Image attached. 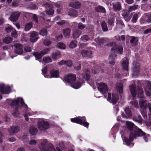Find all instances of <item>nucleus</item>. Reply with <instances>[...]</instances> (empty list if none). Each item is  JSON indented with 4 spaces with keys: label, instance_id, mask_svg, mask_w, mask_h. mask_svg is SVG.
<instances>
[{
    "label": "nucleus",
    "instance_id": "nucleus-26",
    "mask_svg": "<svg viewBox=\"0 0 151 151\" xmlns=\"http://www.w3.org/2000/svg\"><path fill=\"white\" fill-rule=\"evenodd\" d=\"M132 119L134 121L138 122L139 123L141 124H142L143 119L139 115L136 114L134 115Z\"/></svg>",
    "mask_w": 151,
    "mask_h": 151
},
{
    "label": "nucleus",
    "instance_id": "nucleus-7",
    "mask_svg": "<svg viewBox=\"0 0 151 151\" xmlns=\"http://www.w3.org/2000/svg\"><path fill=\"white\" fill-rule=\"evenodd\" d=\"M108 45L112 47L111 48L112 53L114 52V53L118 52L120 54L122 53L123 52V48L122 47H117L115 42L110 43L108 44Z\"/></svg>",
    "mask_w": 151,
    "mask_h": 151
},
{
    "label": "nucleus",
    "instance_id": "nucleus-18",
    "mask_svg": "<svg viewBox=\"0 0 151 151\" xmlns=\"http://www.w3.org/2000/svg\"><path fill=\"white\" fill-rule=\"evenodd\" d=\"M139 63H135L134 64V68L133 71V74L134 76H137L139 74Z\"/></svg>",
    "mask_w": 151,
    "mask_h": 151
},
{
    "label": "nucleus",
    "instance_id": "nucleus-29",
    "mask_svg": "<svg viewBox=\"0 0 151 151\" xmlns=\"http://www.w3.org/2000/svg\"><path fill=\"white\" fill-rule=\"evenodd\" d=\"M116 89L120 93H123V86L122 83H117L116 85Z\"/></svg>",
    "mask_w": 151,
    "mask_h": 151
},
{
    "label": "nucleus",
    "instance_id": "nucleus-53",
    "mask_svg": "<svg viewBox=\"0 0 151 151\" xmlns=\"http://www.w3.org/2000/svg\"><path fill=\"white\" fill-rule=\"evenodd\" d=\"M114 19L113 18L109 19L108 20V23L110 25H113Z\"/></svg>",
    "mask_w": 151,
    "mask_h": 151
},
{
    "label": "nucleus",
    "instance_id": "nucleus-37",
    "mask_svg": "<svg viewBox=\"0 0 151 151\" xmlns=\"http://www.w3.org/2000/svg\"><path fill=\"white\" fill-rule=\"evenodd\" d=\"M77 46V42L76 40L72 41L69 45V47L70 48H73Z\"/></svg>",
    "mask_w": 151,
    "mask_h": 151
},
{
    "label": "nucleus",
    "instance_id": "nucleus-10",
    "mask_svg": "<svg viewBox=\"0 0 151 151\" xmlns=\"http://www.w3.org/2000/svg\"><path fill=\"white\" fill-rule=\"evenodd\" d=\"M64 79L65 81L67 82L71 85L73 83L76 81V77L75 75L70 74L65 77Z\"/></svg>",
    "mask_w": 151,
    "mask_h": 151
},
{
    "label": "nucleus",
    "instance_id": "nucleus-47",
    "mask_svg": "<svg viewBox=\"0 0 151 151\" xmlns=\"http://www.w3.org/2000/svg\"><path fill=\"white\" fill-rule=\"evenodd\" d=\"M78 12L77 10L73 9L70 12V14L73 17H76L78 14Z\"/></svg>",
    "mask_w": 151,
    "mask_h": 151
},
{
    "label": "nucleus",
    "instance_id": "nucleus-44",
    "mask_svg": "<svg viewBox=\"0 0 151 151\" xmlns=\"http://www.w3.org/2000/svg\"><path fill=\"white\" fill-rule=\"evenodd\" d=\"M47 29L44 28L43 29L40 31V34L42 36H44L47 35Z\"/></svg>",
    "mask_w": 151,
    "mask_h": 151
},
{
    "label": "nucleus",
    "instance_id": "nucleus-12",
    "mask_svg": "<svg viewBox=\"0 0 151 151\" xmlns=\"http://www.w3.org/2000/svg\"><path fill=\"white\" fill-rule=\"evenodd\" d=\"M10 89L9 86H5L3 84H0V91L3 94L9 93L10 91Z\"/></svg>",
    "mask_w": 151,
    "mask_h": 151
},
{
    "label": "nucleus",
    "instance_id": "nucleus-20",
    "mask_svg": "<svg viewBox=\"0 0 151 151\" xmlns=\"http://www.w3.org/2000/svg\"><path fill=\"white\" fill-rule=\"evenodd\" d=\"M113 7L114 11H119L121 9V4L119 2H116L113 4Z\"/></svg>",
    "mask_w": 151,
    "mask_h": 151
},
{
    "label": "nucleus",
    "instance_id": "nucleus-48",
    "mask_svg": "<svg viewBox=\"0 0 151 151\" xmlns=\"http://www.w3.org/2000/svg\"><path fill=\"white\" fill-rule=\"evenodd\" d=\"M86 27V25L83 24L82 23L80 22L78 24V29L83 30Z\"/></svg>",
    "mask_w": 151,
    "mask_h": 151
},
{
    "label": "nucleus",
    "instance_id": "nucleus-43",
    "mask_svg": "<svg viewBox=\"0 0 151 151\" xmlns=\"http://www.w3.org/2000/svg\"><path fill=\"white\" fill-rule=\"evenodd\" d=\"M57 47L60 48L64 49L65 48V45L62 42L58 43L57 44Z\"/></svg>",
    "mask_w": 151,
    "mask_h": 151
},
{
    "label": "nucleus",
    "instance_id": "nucleus-36",
    "mask_svg": "<svg viewBox=\"0 0 151 151\" xmlns=\"http://www.w3.org/2000/svg\"><path fill=\"white\" fill-rule=\"evenodd\" d=\"M127 127L129 130H132L134 126V124L129 121H126Z\"/></svg>",
    "mask_w": 151,
    "mask_h": 151
},
{
    "label": "nucleus",
    "instance_id": "nucleus-21",
    "mask_svg": "<svg viewBox=\"0 0 151 151\" xmlns=\"http://www.w3.org/2000/svg\"><path fill=\"white\" fill-rule=\"evenodd\" d=\"M81 53L84 57H91L92 55V52L90 50H83L81 51Z\"/></svg>",
    "mask_w": 151,
    "mask_h": 151
},
{
    "label": "nucleus",
    "instance_id": "nucleus-30",
    "mask_svg": "<svg viewBox=\"0 0 151 151\" xmlns=\"http://www.w3.org/2000/svg\"><path fill=\"white\" fill-rule=\"evenodd\" d=\"M132 39L130 40V42L132 46H134L136 45L138 42V40L137 37H131Z\"/></svg>",
    "mask_w": 151,
    "mask_h": 151
},
{
    "label": "nucleus",
    "instance_id": "nucleus-46",
    "mask_svg": "<svg viewBox=\"0 0 151 151\" xmlns=\"http://www.w3.org/2000/svg\"><path fill=\"white\" fill-rule=\"evenodd\" d=\"M11 35L12 37L14 38H17V33L16 30L14 29L12 30V31L11 34Z\"/></svg>",
    "mask_w": 151,
    "mask_h": 151
},
{
    "label": "nucleus",
    "instance_id": "nucleus-40",
    "mask_svg": "<svg viewBox=\"0 0 151 151\" xmlns=\"http://www.w3.org/2000/svg\"><path fill=\"white\" fill-rule=\"evenodd\" d=\"M3 40L4 42V43L6 44H9L12 42V38L10 37H6Z\"/></svg>",
    "mask_w": 151,
    "mask_h": 151
},
{
    "label": "nucleus",
    "instance_id": "nucleus-19",
    "mask_svg": "<svg viewBox=\"0 0 151 151\" xmlns=\"http://www.w3.org/2000/svg\"><path fill=\"white\" fill-rule=\"evenodd\" d=\"M44 5L46 7H48L49 9L48 10L46 11L47 14L49 15H52L54 13V10L53 9V6L47 3L44 4Z\"/></svg>",
    "mask_w": 151,
    "mask_h": 151
},
{
    "label": "nucleus",
    "instance_id": "nucleus-3",
    "mask_svg": "<svg viewBox=\"0 0 151 151\" xmlns=\"http://www.w3.org/2000/svg\"><path fill=\"white\" fill-rule=\"evenodd\" d=\"M48 147L50 150L53 149V145L50 143H47V140H43L40 146L41 151H49Z\"/></svg>",
    "mask_w": 151,
    "mask_h": 151
},
{
    "label": "nucleus",
    "instance_id": "nucleus-62",
    "mask_svg": "<svg viewBox=\"0 0 151 151\" xmlns=\"http://www.w3.org/2000/svg\"><path fill=\"white\" fill-rule=\"evenodd\" d=\"M147 17V21L148 23H151V16L149 15L148 14H147L146 15Z\"/></svg>",
    "mask_w": 151,
    "mask_h": 151
},
{
    "label": "nucleus",
    "instance_id": "nucleus-41",
    "mask_svg": "<svg viewBox=\"0 0 151 151\" xmlns=\"http://www.w3.org/2000/svg\"><path fill=\"white\" fill-rule=\"evenodd\" d=\"M95 40L96 42L100 45L102 44L104 42V40L103 38L99 37L96 38Z\"/></svg>",
    "mask_w": 151,
    "mask_h": 151
},
{
    "label": "nucleus",
    "instance_id": "nucleus-59",
    "mask_svg": "<svg viewBox=\"0 0 151 151\" xmlns=\"http://www.w3.org/2000/svg\"><path fill=\"white\" fill-rule=\"evenodd\" d=\"M65 21L64 20H60L57 22V24L59 25H62L65 23Z\"/></svg>",
    "mask_w": 151,
    "mask_h": 151
},
{
    "label": "nucleus",
    "instance_id": "nucleus-8",
    "mask_svg": "<svg viewBox=\"0 0 151 151\" xmlns=\"http://www.w3.org/2000/svg\"><path fill=\"white\" fill-rule=\"evenodd\" d=\"M99 91L101 93H106L108 91V88L107 85L103 83H99L97 86Z\"/></svg>",
    "mask_w": 151,
    "mask_h": 151
},
{
    "label": "nucleus",
    "instance_id": "nucleus-23",
    "mask_svg": "<svg viewBox=\"0 0 151 151\" xmlns=\"http://www.w3.org/2000/svg\"><path fill=\"white\" fill-rule=\"evenodd\" d=\"M95 11L98 12L105 14L106 12L105 8L102 6L98 5L95 7Z\"/></svg>",
    "mask_w": 151,
    "mask_h": 151
},
{
    "label": "nucleus",
    "instance_id": "nucleus-58",
    "mask_svg": "<svg viewBox=\"0 0 151 151\" xmlns=\"http://www.w3.org/2000/svg\"><path fill=\"white\" fill-rule=\"evenodd\" d=\"M65 65H66L68 67H71L72 65V63L71 61H66Z\"/></svg>",
    "mask_w": 151,
    "mask_h": 151
},
{
    "label": "nucleus",
    "instance_id": "nucleus-35",
    "mask_svg": "<svg viewBox=\"0 0 151 151\" xmlns=\"http://www.w3.org/2000/svg\"><path fill=\"white\" fill-rule=\"evenodd\" d=\"M33 27V24L31 22L27 23L24 27L25 31H28Z\"/></svg>",
    "mask_w": 151,
    "mask_h": 151
},
{
    "label": "nucleus",
    "instance_id": "nucleus-60",
    "mask_svg": "<svg viewBox=\"0 0 151 151\" xmlns=\"http://www.w3.org/2000/svg\"><path fill=\"white\" fill-rule=\"evenodd\" d=\"M33 19L35 22L36 23L38 22V20L37 19V17L36 14H33Z\"/></svg>",
    "mask_w": 151,
    "mask_h": 151
},
{
    "label": "nucleus",
    "instance_id": "nucleus-9",
    "mask_svg": "<svg viewBox=\"0 0 151 151\" xmlns=\"http://www.w3.org/2000/svg\"><path fill=\"white\" fill-rule=\"evenodd\" d=\"M81 6V3L77 0H71L69 4V6L70 7L76 9H80Z\"/></svg>",
    "mask_w": 151,
    "mask_h": 151
},
{
    "label": "nucleus",
    "instance_id": "nucleus-49",
    "mask_svg": "<svg viewBox=\"0 0 151 151\" xmlns=\"http://www.w3.org/2000/svg\"><path fill=\"white\" fill-rule=\"evenodd\" d=\"M138 17V15L137 14H134L132 19V22L134 23H135Z\"/></svg>",
    "mask_w": 151,
    "mask_h": 151
},
{
    "label": "nucleus",
    "instance_id": "nucleus-25",
    "mask_svg": "<svg viewBox=\"0 0 151 151\" xmlns=\"http://www.w3.org/2000/svg\"><path fill=\"white\" fill-rule=\"evenodd\" d=\"M61 55V52L59 51H57L52 53L51 57L53 60H56L60 58Z\"/></svg>",
    "mask_w": 151,
    "mask_h": 151
},
{
    "label": "nucleus",
    "instance_id": "nucleus-63",
    "mask_svg": "<svg viewBox=\"0 0 151 151\" xmlns=\"http://www.w3.org/2000/svg\"><path fill=\"white\" fill-rule=\"evenodd\" d=\"M145 123L147 126H150L151 125V121L150 119L149 120H147L145 122Z\"/></svg>",
    "mask_w": 151,
    "mask_h": 151
},
{
    "label": "nucleus",
    "instance_id": "nucleus-28",
    "mask_svg": "<svg viewBox=\"0 0 151 151\" xmlns=\"http://www.w3.org/2000/svg\"><path fill=\"white\" fill-rule=\"evenodd\" d=\"M82 32L79 29H77L74 30L73 33V37L74 39H76L81 34Z\"/></svg>",
    "mask_w": 151,
    "mask_h": 151
},
{
    "label": "nucleus",
    "instance_id": "nucleus-32",
    "mask_svg": "<svg viewBox=\"0 0 151 151\" xmlns=\"http://www.w3.org/2000/svg\"><path fill=\"white\" fill-rule=\"evenodd\" d=\"M29 132L32 135H34L37 134V130L36 128L33 127H31L29 128Z\"/></svg>",
    "mask_w": 151,
    "mask_h": 151
},
{
    "label": "nucleus",
    "instance_id": "nucleus-56",
    "mask_svg": "<svg viewBox=\"0 0 151 151\" xmlns=\"http://www.w3.org/2000/svg\"><path fill=\"white\" fill-rule=\"evenodd\" d=\"M43 43L45 45L48 46L51 44V42L48 40L45 39Z\"/></svg>",
    "mask_w": 151,
    "mask_h": 151
},
{
    "label": "nucleus",
    "instance_id": "nucleus-39",
    "mask_svg": "<svg viewBox=\"0 0 151 151\" xmlns=\"http://www.w3.org/2000/svg\"><path fill=\"white\" fill-rule=\"evenodd\" d=\"M118 99V97L117 96L114 95H112V102L113 105H115L116 104Z\"/></svg>",
    "mask_w": 151,
    "mask_h": 151
},
{
    "label": "nucleus",
    "instance_id": "nucleus-11",
    "mask_svg": "<svg viewBox=\"0 0 151 151\" xmlns=\"http://www.w3.org/2000/svg\"><path fill=\"white\" fill-rule=\"evenodd\" d=\"M14 46L15 48L14 50L15 52L18 55L22 54L23 52V46L21 44L16 43L14 44Z\"/></svg>",
    "mask_w": 151,
    "mask_h": 151
},
{
    "label": "nucleus",
    "instance_id": "nucleus-22",
    "mask_svg": "<svg viewBox=\"0 0 151 151\" xmlns=\"http://www.w3.org/2000/svg\"><path fill=\"white\" fill-rule=\"evenodd\" d=\"M51 76H49V78H51L52 77L57 78L59 76V71L58 70L52 69L50 71Z\"/></svg>",
    "mask_w": 151,
    "mask_h": 151
},
{
    "label": "nucleus",
    "instance_id": "nucleus-1",
    "mask_svg": "<svg viewBox=\"0 0 151 151\" xmlns=\"http://www.w3.org/2000/svg\"><path fill=\"white\" fill-rule=\"evenodd\" d=\"M129 89L132 96L135 97L137 95L138 97L141 99L139 101V104L141 108L144 110L147 108V103L146 100L142 99L143 98V91L142 89L137 87L136 88V86L133 84L129 86Z\"/></svg>",
    "mask_w": 151,
    "mask_h": 151
},
{
    "label": "nucleus",
    "instance_id": "nucleus-50",
    "mask_svg": "<svg viewBox=\"0 0 151 151\" xmlns=\"http://www.w3.org/2000/svg\"><path fill=\"white\" fill-rule=\"evenodd\" d=\"M12 115L16 117H17L19 116V112L18 111V108H16L14 110V112L12 114Z\"/></svg>",
    "mask_w": 151,
    "mask_h": 151
},
{
    "label": "nucleus",
    "instance_id": "nucleus-38",
    "mask_svg": "<svg viewBox=\"0 0 151 151\" xmlns=\"http://www.w3.org/2000/svg\"><path fill=\"white\" fill-rule=\"evenodd\" d=\"M138 6L137 5L129 6L128 9V11L129 12H131L135 10L138 8Z\"/></svg>",
    "mask_w": 151,
    "mask_h": 151
},
{
    "label": "nucleus",
    "instance_id": "nucleus-2",
    "mask_svg": "<svg viewBox=\"0 0 151 151\" xmlns=\"http://www.w3.org/2000/svg\"><path fill=\"white\" fill-rule=\"evenodd\" d=\"M146 133L142 131L141 129L137 128L135 130L132 131L130 133V140L128 139H125V142L126 144L131 147L133 146L134 145L133 143H131V141H132L134 139L136 138L137 136H145Z\"/></svg>",
    "mask_w": 151,
    "mask_h": 151
},
{
    "label": "nucleus",
    "instance_id": "nucleus-13",
    "mask_svg": "<svg viewBox=\"0 0 151 151\" xmlns=\"http://www.w3.org/2000/svg\"><path fill=\"white\" fill-rule=\"evenodd\" d=\"M48 51V49H44L40 52H35L33 53V55L36 57V58L39 59L41 58L42 57L46 54Z\"/></svg>",
    "mask_w": 151,
    "mask_h": 151
},
{
    "label": "nucleus",
    "instance_id": "nucleus-17",
    "mask_svg": "<svg viewBox=\"0 0 151 151\" xmlns=\"http://www.w3.org/2000/svg\"><path fill=\"white\" fill-rule=\"evenodd\" d=\"M19 130V128L17 126H13L10 127L8 129V131L10 135H13L14 134L18 132Z\"/></svg>",
    "mask_w": 151,
    "mask_h": 151
},
{
    "label": "nucleus",
    "instance_id": "nucleus-5",
    "mask_svg": "<svg viewBox=\"0 0 151 151\" xmlns=\"http://www.w3.org/2000/svg\"><path fill=\"white\" fill-rule=\"evenodd\" d=\"M49 127V124L48 122L42 120L38 122L37 127L40 131H44Z\"/></svg>",
    "mask_w": 151,
    "mask_h": 151
},
{
    "label": "nucleus",
    "instance_id": "nucleus-15",
    "mask_svg": "<svg viewBox=\"0 0 151 151\" xmlns=\"http://www.w3.org/2000/svg\"><path fill=\"white\" fill-rule=\"evenodd\" d=\"M38 34L35 31H33L30 33V41L32 42H36L38 39Z\"/></svg>",
    "mask_w": 151,
    "mask_h": 151
},
{
    "label": "nucleus",
    "instance_id": "nucleus-14",
    "mask_svg": "<svg viewBox=\"0 0 151 151\" xmlns=\"http://www.w3.org/2000/svg\"><path fill=\"white\" fill-rule=\"evenodd\" d=\"M20 15L19 12H14L11 14L9 19L12 22H15L18 19Z\"/></svg>",
    "mask_w": 151,
    "mask_h": 151
},
{
    "label": "nucleus",
    "instance_id": "nucleus-24",
    "mask_svg": "<svg viewBox=\"0 0 151 151\" xmlns=\"http://www.w3.org/2000/svg\"><path fill=\"white\" fill-rule=\"evenodd\" d=\"M124 111L126 114V115L124 114V113L122 114V116L123 117L129 118L131 116L132 113L130 109L128 107H127L124 109Z\"/></svg>",
    "mask_w": 151,
    "mask_h": 151
},
{
    "label": "nucleus",
    "instance_id": "nucleus-31",
    "mask_svg": "<svg viewBox=\"0 0 151 151\" xmlns=\"http://www.w3.org/2000/svg\"><path fill=\"white\" fill-rule=\"evenodd\" d=\"M101 24L103 32H107L108 29L107 28V24L104 21H102L101 23Z\"/></svg>",
    "mask_w": 151,
    "mask_h": 151
},
{
    "label": "nucleus",
    "instance_id": "nucleus-57",
    "mask_svg": "<svg viewBox=\"0 0 151 151\" xmlns=\"http://www.w3.org/2000/svg\"><path fill=\"white\" fill-rule=\"evenodd\" d=\"M24 50L26 52H30L31 51V48L28 46H25L24 48Z\"/></svg>",
    "mask_w": 151,
    "mask_h": 151
},
{
    "label": "nucleus",
    "instance_id": "nucleus-54",
    "mask_svg": "<svg viewBox=\"0 0 151 151\" xmlns=\"http://www.w3.org/2000/svg\"><path fill=\"white\" fill-rule=\"evenodd\" d=\"M47 66L44 67L42 69V73L44 75V76L46 78H48V77L46 76L45 74L47 72Z\"/></svg>",
    "mask_w": 151,
    "mask_h": 151
},
{
    "label": "nucleus",
    "instance_id": "nucleus-52",
    "mask_svg": "<svg viewBox=\"0 0 151 151\" xmlns=\"http://www.w3.org/2000/svg\"><path fill=\"white\" fill-rule=\"evenodd\" d=\"M131 104L137 108L139 107V105L137 101L136 100H133L131 102Z\"/></svg>",
    "mask_w": 151,
    "mask_h": 151
},
{
    "label": "nucleus",
    "instance_id": "nucleus-51",
    "mask_svg": "<svg viewBox=\"0 0 151 151\" xmlns=\"http://www.w3.org/2000/svg\"><path fill=\"white\" fill-rule=\"evenodd\" d=\"M14 29L12 26H9L6 27L5 29V30L7 33H9Z\"/></svg>",
    "mask_w": 151,
    "mask_h": 151
},
{
    "label": "nucleus",
    "instance_id": "nucleus-6",
    "mask_svg": "<svg viewBox=\"0 0 151 151\" xmlns=\"http://www.w3.org/2000/svg\"><path fill=\"white\" fill-rule=\"evenodd\" d=\"M12 106H24L27 108V106L24 101L23 99L20 98H18L17 99L12 101L11 104Z\"/></svg>",
    "mask_w": 151,
    "mask_h": 151
},
{
    "label": "nucleus",
    "instance_id": "nucleus-33",
    "mask_svg": "<svg viewBox=\"0 0 151 151\" xmlns=\"http://www.w3.org/2000/svg\"><path fill=\"white\" fill-rule=\"evenodd\" d=\"M70 29L68 28L63 30V34L66 38H68L70 36Z\"/></svg>",
    "mask_w": 151,
    "mask_h": 151
},
{
    "label": "nucleus",
    "instance_id": "nucleus-61",
    "mask_svg": "<svg viewBox=\"0 0 151 151\" xmlns=\"http://www.w3.org/2000/svg\"><path fill=\"white\" fill-rule=\"evenodd\" d=\"M59 145L61 149H64L65 147V145L63 141L59 142Z\"/></svg>",
    "mask_w": 151,
    "mask_h": 151
},
{
    "label": "nucleus",
    "instance_id": "nucleus-34",
    "mask_svg": "<svg viewBox=\"0 0 151 151\" xmlns=\"http://www.w3.org/2000/svg\"><path fill=\"white\" fill-rule=\"evenodd\" d=\"M72 87L75 89H78L81 86V84L80 82H77L73 83L70 85Z\"/></svg>",
    "mask_w": 151,
    "mask_h": 151
},
{
    "label": "nucleus",
    "instance_id": "nucleus-4",
    "mask_svg": "<svg viewBox=\"0 0 151 151\" xmlns=\"http://www.w3.org/2000/svg\"><path fill=\"white\" fill-rule=\"evenodd\" d=\"M85 120L86 119L85 117H81L80 116L74 118H72L71 119L72 122H75L81 125H83L88 128L89 124L87 122H85Z\"/></svg>",
    "mask_w": 151,
    "mask_h": 151
},
{
    "label": "nucleus",
    "instance_id": "nucleus-45",
    "mask_svg": "<svg viewBox=\"0 0 151 151\" xmlns=\"http://www.w3.org/2000/svg\"><path fill=\"white\" fill-rule=\"evenodd\" d=\"M43 61L45 63H49L52 61L51 59L49 57H44L43 59Z\"/></svg>",
    "mask_w": 151,
    "mask_h": 151
},
{
    "label": "nucleus",
    "instance_id": "nucleus-27",
    "mask_svg": "<svg viewBox=\"0 0 151 151\" xmlns=\"http://www.w3.org/2000/svg\"><path fill=\"white\" fill-rule=\"evenodd\" d=\"M129 12L128 11H124L122 12V15L124 18L125 20L126 21L128 22L130 20L131 18L130 17H129Z\"/></svg>",
    "mask_w": 151,
    "mask_h": 151
},
{
    "label": "nucleus",
    "instance_id": "nucleus-55",
    "mask_svg": "<svg viewBox=\"0 0 151 151\" xmlns=\"http://www.w3.org/2000/svg\"><path fill=\"white\" fill-rule=\"evenodd\" d=\"M141 113L144 118L145 119L147 118V113L144 110L142 111H141Z\"/></svg>",
    "mask_w": 151,
    "mask_h": 151
},
{
    "label": "nucleus",
    "instance_id": "nucleus-64",
    "mask_svg": "<svg viewBox=\"0 0 151 151\" xmlns=\"http://www.w3.org/2000/svg\"><path fill=\"white\" fill-rule=\"evenodd\" d=\"M151 32V28H149L145 29L144 32V34L146 35L150 33Z\"/></svg>",
    "mask_w": 151,
    "mask_h": 151
},
{
    "label": "nucleus",
    "instance_id": "nucleus-16",
    "mask_svg": "<svg viewBox=\"0 0 151 151\" xmlns=\"http://www.w3.org/2000/svg\"><path fill=\"white\" fill-rule=\"evenodd\" d=\"M121 64L123 69L127 71L128 70V60L127 58L125 57L123 58L121 61Z\"/></svg>",
    "mask_w": 151,
    "mask_h": 151
},
{
    "label": "nucleus",
    "instance_id": "nucleus-42",
    "mask_svg": "<svg viewBox=\"0 0 151 151\" xmlns=\"http://www.w3.org/2000/svg\"><path fill=\"white\" fill-rule=\"evenodd\" d=\"M90 39L88 36L87 35H85L82 36L81 38V40L83 41L86 42L88 41Z\"/></svg>",
    "mask_w": 151,
    "mask_h": 151
}]
</instances>
